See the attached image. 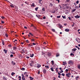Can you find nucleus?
<instances>
[{"label": "nucleus", "instance_id": "1", "mask_svg": "<svg viewBox=\"0 0 80 80\" xmlns=\"http://www.w3.org/2000/svg\"><path fill=\"white\" fill-rule=\"evenodd\" d=\"M68 64L69 65H73V61L72 60H70L68 62Z\"/></svg>", "mask_w": 80, "mask_h": 80}, {"label": "nucleus", "instance_id": "2", "mask_svg": "<svg viewBox=\"0 0 80 80\" xmlns=\"http://www.w3.org/2000/svg\"><path fill=\"white\" fill-rule=\"evenodd\" d=\"M66 77L70 78V75H71V73H68L66 74Z\"/></svg>", "mask_w": 80, "mask_h": 80}, {"label": "nucleus", "instance_id": "3", "mask_svg": "<svg viewBox=\"0 0 80 80\" xmlns=\"http://www.w3.org/2000/svg\"><path fill=\"white\" fill-rule=\"evenodd\" d=\"M30 5H31V7H34L35 6V3H32V4H30Z\"/></svg>", "mask_w": 80, "mask_h": 80}, {"label": "nucleus", "instance_id": "4", "mask_svg": "<svg viewBox=\"0 0 80 80\" xmlns=\"http://www.w3.org/2000/svg\"><path fill=\"white\" fill-rule=\"evenodd\" d=\"M76 40L77 42H78V43H80V39L79 38H76Z\"/></svg>", "mask_w": 80, "mask_h": 80}, {"label": "nucleus", "instance_id": "5", "mask_svg": "<svg viewBox=\"0 0 80 80\" xmlns=\"http://www.w3.org/2000/svg\"><path fill=\"white\" fill-rule=\"evenodd\" d=\"M41 14H42V15L43 14H45V11H42L40 12Z\"/></svg>", "mask_w": 80, "mask_h": 80}, {"label": "nucleus", "instance_id": "6", "mask_svg": "<svg viewBox=\"0 0 80 80\" xmlns=\"http://www.w3.org/2000/svg\"><path fill=\"white\" fill-rule=\"evenodd\" d=\"M43 72L44 73H47V70H46V69H44L43 70Z\"/></svg>", "mask_w": 80, "mask_h": 80}, {"label": "nucleus", "instance_id": "7", "mask_svg": "<svg viewBox=\"0 0 80 80\" xmlns=\"http://www.w3.org/2000/svg\"><path fill=\"white\" fill-rule=\"evenodd\" d=\"M64 30H65V32H69V31H70V29H69L66 28Z\"/></svg>", "mask_w": 80, "mask_h": 80}, {"label": "nucleus", "instance_id": "8", "mask_svg": "<svg viewBox=\"0 0 80 80\" xmlns=\"http://www.w3.org/2000/svg\"><path fill=\"white\" fill-rule=\"evenodd\" d=\"M40 67H41V65L39 64H38L37 67L38 68H39Z\"/></svg>", "mask_w": 80, "mask_h": 80}, {"label": "nucleus", "instance_id": "9", "mask_svg": "<svg viewBox=\"0 0 80 80\" xmlns=\"http://www.w3.org/2000/svg\"><path fill=\"white\" fill-rule=\"evenodd\" d=\"M39 3L42 4V2H43V1H42V0H39Z\"/></svg>", "mask_w": 80, "mask_h": 80}, {"label": "nucleus", "instance_id": "10", "mask_svg": "<svg viewBox=\"0 0 80 80\" xmlns=\"http://www.w3.org/2000/svg\"><path fill=\"white\" fill-rule=\"evenodd\" d=\"M80 17V16L78 15L76 16H75V18H79Z\"/></svg>", "mask_w": 80, "mask_h": 80}, {"label": "nucleus", "instance_id": "11", "mask_svg": "<svg viewBox=\"0 0 80 80\" xmlns=\"http://www.w3.org/2000/svg\"><path fill=\"white\" fill-rule=\"evenodd\" d=\"M7 51H8L7 50H6L5 49H4L3 50V52H4L6 54V53H7Z\"/></svg>", "mask_w": 80, "mask_h": 80}, {"label": "nucleus", "instance_id": "12", "mask_svg": "<svg viewBox=\"0 0 80 80\" xmlns=\"http://www.w3.org/2000/svg\"><path fill=\"white\" fill-rule=\"evenodd\" d=\"M63 64H62V65H65L66 64H67V62H63Z\"/></svg>", "mask_w": 80, "mask_h": 80}, {"label": "nucleus", "instance_id": "13", "mask_svg": "<svg viewBox=\"0 0 80 80\" xmlns=\"http://www.w3.org/2000/svg\"><path fill=\"white\" fill-rule=\"evenodd\" d=\"M28 45L29 48V47H31V46H32V44H28Z\"/></svg>", "mask_w": 80, "mask_h": 80}, {"label": "nucleus", "instance_id": "14", "mask_svg": "<svg viewBox=\"0 0 80 80\" xmlns=\"http://www.w3.org/2000/svg\"><path fill=\"white\" fill-rule=\"evenodd\" d=\"M17 48V47H14L13 48V50H16Z\"/></svg>", "mask_w": 80, "mask_h": 80}, {"label": "nucleus", "instance_id": "15", "mask_svg": "<svg viewBox=\"0 0 80 80\" xmlns=\"http://www.w3.org/2000/svg\"><path fill=\"white\" fill-rule=\"evenodd\" d=\"M51 62L52 63V65H54V64L55 63V62H54V61H52Z\"/></svg>", "mask_w": 80, "mask_h": 80}, {"label": "nucleus", "instance_id": "16", "mask_svg": "<svg viewBox=\"0 0 80 80\" xmlns=\"http://www.w3.org/2000/svg\"><path fill=\"white\" fill-rule=\"evenodd\" d=\"M45 53H43V52H42V55H44V57H45Z\"/></svg>", "mask_w": 80, "mask_h": 80}, {"label": "nucleus", "instance_id": "17", "mask_svg": "<svg viewBox=\"0 0 80 80\" xmlns=\"http://www.w3.org/2000/svg\"><path fill=\"white\" fill-rule=\"evenodd\" d=\"M53 6V4L52 3H50L49 5V7H51Z\"/></svg>", "mask_w": 80, "mask_h": 80}, {"label": "nucleus", "instance_id": "18", "mask_svg": "<svg viewBox=\"0 0 80 80\" xmlns=\"http://www.w3.org/2000/svg\"><path fill=\"white\" fill-rule=\"evenodd\" d=\"M60 55L59 54V53H57L56 54V57H59V56Z\"/></svg>", "mask_w": 80, "mask_h": 80}, {"label": "nucleus", "instance_id": "19", "mask_svg": "<svg viewBox=\"0 0 80 80\" xmlns=\"http://www.w3.org/2000/svg\"><path fill=\"white\" fill-rule=\"evenodd\" d=\"M62 17L63 19H66V18H66V16H62Z\"/></svg>", "mask_w": 80, "mask_h": 80}, {"label": "nucleus", "instance_id": "20", "mask_svg": "<svg viewBox=\"0 0 80 80\" xmlns=\"http://www.w3.org/2000/svg\"><path fill=\"white\" fill-rule=\"evenodd\" d=\"M50 69L52 72H54V70H53V67H52L51 68H50Z\"/></svg>", "mask_w": 80, "mask_h": 80}, {"label": "nucleus", "instance_id": "21", "mask_svg": "<svg viewBox=\"0 0 80 80\" xmlns=\"http://www.w3.org/2000/svg\"><path fill=\"white\" fill-rule=\"evenodd\" d=\"M75 78H76V80H78V78H79V76H76V77Z\"/></svg>", "mask_w": 80, "mask_h": 80}, {"label": "nucleus", "instance_id": "22", "mask_svg": "<svg viewBox=\"0 0 80 80\" xmlns=\"http://www.w3.org/2000/svg\"><path fill=\"white\" fill-rule=\"evenodd\" d=\"M22 78H25V76H24V75H23V74H22Z\"/></svg>", "mask_w": 80, "mask_h": 80}, {"label": "nucleus", "instance_id": "23", "mask_svg": "<svg viewBox=\"0 0 80 80\" xmlns=\"http://www.w3.org/2000/svg\"><path fill=\"white\" fill-rule=\"evenodd\" d=\"M59 28H62V27H63L62 26V25H61L60 24L59 25Z\"/></svg>", "mask_w": 80, "mask_h": 80}, {"label": "nucleus", "instance_id": "24", "mask_svg": "<svg viewBox=\"0 0 80 80\" xmlns=\"http://www.w3.org/2000/svg\"><path fill=\"white\" fill-rule=\"evenodd\" d=\"M34 56V54H30V57H33Z\"/></svg>", "mask_w": 80, "mask_h": 80}, {"label": "nucleus", "instance_id": "25", "mask_svg": "<svg viewBox=\"0 0 80 80\" xmlns=\"http://www.w3.org/2000/svg\"><path fill=\"white\" fill-rule=\"evenodd\" d=\"M76 50H77V49L75 48L72 50V51H74V52L76 51Z\"/></svg>", "mask_w": 80, "mask_h": 80}, {"label": "nucleus", "instance_id": "26", "mask_svg": "<svg viewBox=\"0 0 80 80\" xmlns=\"http://www.w3.org/2000/svg\"><path fill=\"white\" fill-rule=\"evenodd\" d=\"M38 9V7H36L35 8V10H36V11H37Z\"/></svg>", "mask_w": 80, "mask_h": 80}, {"label": "nucleus", "instance_id": "27", "mask_svg": "<svg viewBox=\"0 0 80 80\" xmlns=\"http://www.w3.org/2000/svg\"><path fill=\"white\" fill-rule=\"evenodd\" d=\"M60 17H61V16H57V18H60Z\"/></svg>", "mask_w": 80, "mask_h": 80}, {"label": "nucleus", "instance_id": "28", "mask_svg": "<svg viewBox=\"0 0 80 80\" xmlns=\"http://www.w3.org/2000/svg\"><path fill=\"white\" fill-rule=\"evenodd\" d=\"M15 73L12 72L11 73V75H12V76H13V75H15Z\"/></svg>", "mask_w": 80, "mask_h": 80}, {"label": "nucleus", "instance_id": "29", "mask_svg": "<svg viewBox=\"0 0 80 80\" xmlns=\"http://www.w3.org/2000/svg\"><path fill=\"white\" fill-rule=\"evenodd\" d=\"M2 43L3 45H5V43L4 42V41H2Z\"/></svg>", "mask_w": 80, "mask_h": 80}, {"label": "nucleus", "instance_id": "30", "mask_svg": "<svg viewBox=\"0 0 80 80\" xmlns=\"http://www.w3.org/2000/svg\"><path fill=\"white\" fill-rule=\"evenodd\" d=\"M78 69H80V64L78 66Z\"/></svg>", "mask_w": 80, "mask_h": 80}, {"label": "nucleus", "instance_id": "31", "mask_svg": "<svg viewBox=\"0 0 80 80\" xmlns=\"http://www.w3.org/2000/svg\"><path fill=\"white\" fill-rule=\"evenodd\" d=\"M21 70H25V68H22V69H21Z\"/></svg>", "mask_w": 80, "mask_h": 80}, {"label": "nucleus", "instance_id": "32", "mask_svg": "<svg viewBox=\"0 0 80 80\" xmlns=\"http://www.w3.org/2000/svg\"><path fill=\"white\" fill-rule=\"evenodd\" d=\"M52 13H55V11L53 9V11H52Z\"/></svg>", "mask_w": 80, "mask_h": 80}, {"label": "nucleus", "instance_id": "33", "mask_svg": "<svg viewBox=\"0 0 80 80\" xmlns=\"http://www.w3.org/2000/svg\"><path fill=\"white\" fill-rule=\"evenodd\" d=\"M42 11H45V8H42Z\"/></svg>", "mask_w": 80, "mask_h": 80}, {"label": "nucleus", "instance_id": "34", "mask_svg": "<svg viewBox=\"0 0 80 80\" xmlns=\"http://www.w3.org/2000/svg\"><path fill=\"white\" fill-rule=\"evenodd\" d=\"M45 67L47 68L48 69V68H49V67H48V66H45Z\"/></svg>", "mask_w": 80, "mask_h": 80}, {"label": "nucleus", "instance_id": "35", "mask_svg": "<svg viewBox=\"0 0 80 80\" xmlns=\"http://www.w3.org/2000/svg\"><path fill=\"white\" fill-rule=\"evenodd\" d=\"M48 56H51V53H48Z\"/></svg>", "mask_w": 80, "mask_h": 80}, {"label": "nucleus", "instance_id": "36", "mask_svg": "<svg viewBox=\"0 0 80 80\" xmlns=\"http://www.w3.org/2000/svg\"><path fill=\"white\" fill-rule=\"evenodd\" d=\"M52 32H55V30L54 29H52Z\"/></svg>", "mask_w": 80, "mask_h": 80}, {"label": "nucleus", "instance_id": "37", "mask_svg": "<svg viewBox=\"0 0 80 80\" xmlns=\"http://www.w3.org/2000/svg\"><path fill=\"white\" fill-rule=\"evenodd\" d=\"M76 48H78V49L80 50V48H79L77 46H75Z\"/></svg>", "mask_w": 80, "mask_h": 80}, {"label": "nucleus", "instance_id": "38", "mask_svg": "<svg viewBox=\"0 0 80 80\" xmlns=\"http://www.w3.org/2000/svg\"><path fill=\"white\" fill-rule=\"evenodd\" d=\"M26 42H27V43H30V42L28 41V40H27L26 41Z\"/></svg>", "mask_w": 80, "mask_h": 80}, {"label": "nucleus", "instance_id": "39", "mask_svg": "<svg viewBox=\"0 0 80 80\" xmlns=\"http://www.w3.org/2000/svg\"><path fill=\"white\" fill-rule=\"evenodd\" d=\"M10 7H11V8H13L14 7V6L12 5H10Z\"/></svg>", "mask_w": 80, "mask_h": 80}, {"label": "nucleus", "instance_id": "40", "mask_svg": "<svg viewBox=\"0 0 80 80\" xmlns=\"http://www.w3.org/2000/svg\"><path fill=\"white\" fill-rule=\"evenodd\" d=\"M30 65L31 66V67H33V64L32 63H30Z\"/></svg>", "mask_w": 80, "mask_h": 80}, {"label": "nucleus", "instance_id": "41", "mask_svg": "<svg viewBox=\"0 0 80 80\" xmlns=\"http://www.w3.org/2000/svg\"><path fill=\"white\" fill-rule=\"evenodd\" d=\"M75 10H76V9H73L72 10V12H75Z\"/></svg>", "mask_w": 80, "mask_h": 80}, {"label": "nucleus", "instance_id": "42", "mask_svg": "<svg viewBox=\"0 0 80 80\" xmlns=\"http://www.w3.org/2000/svg\"><path fill=\"white\" fill-rule=\"evenodd\" d=\"M65 71H66L65 72L66 73H67V72H68V69H67Z\"/></svg>", "mask_w": 80, "mask_h": 80}, {"label": "nucleus", "instance_id": "43", "mask_svg": "<svg viewBox=\"0 0 80 80\" xmlns=\"http://www.w3.org/2000/svg\"><path fill=\"white\" fill-rule=\"evenodd\" d=\"M78 3H79V1L78 0L76 2V3L78 4Z\"/></svg>", "mask_w": 80, "mask_h": 80}, {"label": "nucleus", "instance_id": "44", "mask_svg": "<svg viewBox=\"0 0 80 80\" xmlns=\"http://www.w3.org/2000/svg\"><path fill=\"white\" fill-rule=\"evenodd\" d=\"M61 75H62L63 77L65 76V74L63 73H62V74H61Z\"/></svg>", "mask_w": 80, "mask_h": 80}, {"label": "nucleus", "instance_id": "45", "mask_svg": "<svg viewBox=\"0 0 80 80\" xmlns=\"http://www.w3.org/2000/svg\"><path fill=\"white\" fill-rule=\"evenodd\" d=\"M61 71H60L59 72L60 73H63V71L62 70H61Z\"/></svg>", "mask_w": 80, "mask_h": 80}, {"label": "nucleus", "instance_id": "46", "mask_svg": "<svg viewBox=\"0 0 80 80\" xmlns=\"http://www.w3.org/2000/svg\"><path fill=\"white\" fill-rule=\"evenodd\" d=\"M25 3L26 4H27V5H28V2H27L25 1Z\"/></svg>", "mask_w": 80, "mask_h": 80}, {"label": "nucleus", "instance_id": "47", "mask_svg": "<svg viewBox=\"0 0 80 80\" xmlns=\"http://www.w3.org/2000/svg\"><path fill=\"white\" fill-rule=\"evenodd\" d=\"M5 36L6 37H8V36L7 34H5Z\"/></svg>", "mask_w": 80, "mask_h": 80}, {"label": "nucleus", "instance_id": "48", "mask_svg": "<svg viewBox=\"0 0 80 80\" xmlns=\"http://www.w3.org/2000/svg\"><path fill=\"white\" fill-rule=\"evenodd\" d=\"M1 18H2V19H4L5 18L3 16H2L1 17Z\"/></svg>", "mask_w": 80, "mask_h": 80}, {"label": "nucleus", "instance_id": "49", "mask_svg": "<svg viewBox=\"0 0 80 80\" xmlns=\"http://www.w3.org/2000/svg\"><path fill=\"white\" fill-rule=\"evenodd\" d=\"M73 24H72V25H71V26H72V27H73V26H74V25H75V23L73 22Z\"/></svg>", "mask_w": 80, "mask_h": 80}, {"label": "nucleus", "instance_id": "50", "mask_svg": "<svg viewBox=\"0 0 80 80\" xmlns=\"http://www.w3.org/2000/svg\"><path fill=\"white\" fill-rule=\"evenodd\" d=\"M8 47H12V46L11 45V44H9L8 45Z\"/></svg>", "mask_w": 80, "mask_h": 80}, {"label": "nucleus", "instance_id": "51", "mask_svg": "<svg viewBox=\"0 0 80 80\" xmlns=\"http://www.w3.org/2000/svg\"><path fill=\"white\" fill-rule=\"evenodd\" d=\"M13 57V54H11L10 55V57Z\"/></svg>", "mask_w": 80, "mask_h": 80}, {"label": "nucleus", "instance_id": "52", "mask_svg": "<svg viewBox=\"0 0 80 80\" xmlns=\"http://www.w3.org/2000/svg\"><path fill=\"white\" fill-rule=\"evenodd\" d=\"M31 41L32 42H34L35 41V40L34 39H32Z\"/></svg>", "mask_w": 80, "mask_h": 80}, {"label": "nucleus", "instance_id": "53", "mask_svg": "<svg viewBox=\"0 0 80 80\" xmlns=\"http://www.w3.org/2000/svg\"><path fill=\"white\" fill-rule=\"evenodd\" d=\"M19 80H21V76H19Z\"/></svg>", "mask_w": 80, "mask_h": 80}, {"label": "nucleus", "instance_id": "54", "mask_svg": "<svg viewBox=\"0 0 80 80\" xmlns=\"http://www.w3.org/2000/svg\"><path fill=\"white\" fill-rule=\"evenodd\" d=\"M1 23H4V21H1Z\"/></svg>", "mask_w": 80, "mask_h": 80}, {"label": "nucleus", "instance_id": "55", "mask_svg": "<svg viewBox=\"0 0 80 80\" xmlns=\"http://www.w3.org/2000/svg\"><path fill=\"white\" fill-rule=\"evenodd\" d=\"M43 19H45L46 18V17H45V16H44L43 17Z\"/></svg>", "mask_w": 80, "mask_h": 80}, {"label": "nucleus", "instance_id": "56", "mask_svg": "<svg viewBox=\"0 0 80 80\" xmlns=\"http://www.w3.org/2000/svg\"><path fill=\"white\" fill-rule=\"evenodd\" d=\"M58 75H61V74L60 73L58 72Z\"/></svg>", "mask_w": 80, "mask_h": 80}, {"label": "nucleus", "instance_id": "57", "mask_svg": "<svg viewBox=\"0 0 80 80\" xmlns=\"http://www.w3.org/2000/svg\"><path fill=\"white\" fill-rule=\"evenodd\" d=\"M31 62L32 63H34V62H33V61H31Z\"/></svg>", "mask_w": 80, "mask_h": 80}, {"label": "nucleus", "instance_id": "58", "mask_svg": "<svg viewBox=\"0 0 80 80\" xmlns=\"http://www.w3.org/2000/svg\"><path fill=\"white\" fill-rule=\"evenodd\" d=\"M32 45H36V43H32Z\"/></svg>", "mask_w": 80, "mask_h": 80}, {"label": "nucleus", "instance_id": "59", "mask_svg": "<svg viewBox=\"0 0 80 80\" xmlns=\"http://www.w3.org/2000/svg\"><path fill=\"white\" fill-rule=\"evenodd\" d=\"M66 1L67 2H70V0H67Z\"/></svg>", "mask_w": 80, "mask_h": 80}, {"label": "nucleus", "instance_id": "60", "mask_svg": "<svg viewBox=\"0 0 80 80\" xmlns=\"http://www.w3.org/2000/svg\"><path fill=\"white\" fill-rule=\"evenodd\" d=\"M29 34L30 35H32V36H33V34H32V33L29 32Z\"/></svg>", "mask_w": 80, "mask_h": 80}, {"label": "nucleus", "instance_id": "61", "mask_svg": "<svg viewBox=\"0 0 80 80\" xmlns=\"http://www.w3.org/2000/svg\"><path fill=\"white\" fill-rule=\"evenodd\" d=\"M68 18L69 19V20H71V18H70V17H68Z\"/></svg>", "mask_w": 80, "mask_h": 80}, {"label": "nucleus", "instance_id": "62", "mask_svg": "<svg viewBox=\"0 0 80 80\" xmlns=\"http://www.w3.org/2000/svg\"><path fill=\"white\" fill-rule=\"evenodd\" d=\"M30 80H33V78H31L30 79Z\"/></svg>", "mask_w": 80, "mask_h": 80}, {"label": "nucleus", "instance_id": "63", "mask_svg": "<svg viewBox=\"0 0 80 80\" xmlns=\"http://www.w3.org/2000/svg\"><path fill=\"white\" fill-rule=\"evenodd\" d=\"M53 78L54 79H53V80H55V79H56V78L55 77H53Z\"/></svg>", "mask_w": 80, "mask_h": 80}, {"label": "nucleus", "instance_id": "64", "mask_svg": "<svg viewBox=\"0 0 80 80\" xmlns=\"http://www.w3.org/2000/svg\"><path fill=\"white\" fill-rule=\"evenodd\" d=\"M22 80H25V78H22Z\"/></svg>", "mask_w": 80, "mask_h": 80}]
</instances>
